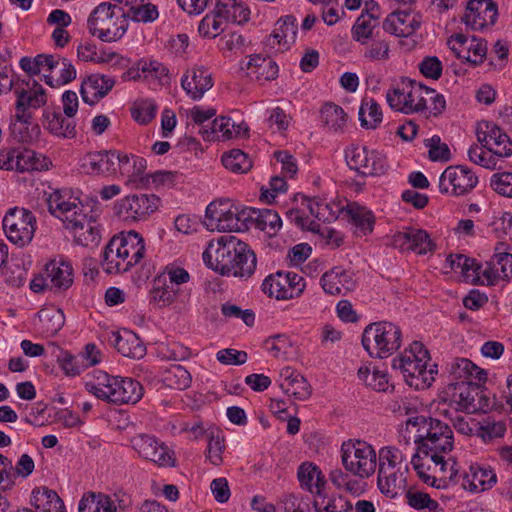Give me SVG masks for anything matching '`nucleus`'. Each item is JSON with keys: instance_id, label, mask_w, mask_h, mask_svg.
<instances>
[{"instance_id": "9b49d317", "label": "nucleus", "mask_w": 512, "mask_h": 512, "mask_svg": "<svg viewBox=\"0 0 512 512\" xmlns=\"http://www.w3.org/2000/svg\"><path fill=\"white\" fill-rule=\"evenodd\" d=\"M159 207L154 194H130L114 203V213L123 222L134 224L147 220Z\"/></svg>"}, {"instance_id": "c756f323", "label": "nucleus", "mask_w": 512, "mask_h": 512, "mask_svg": "<svg viewBox=\"0 0 512 512\" xmlns=\"http://www.w3.org/2000/svg\"><path fill=\"white\" fill-rule=\"evenodd\" d=\"M379 26V7L373 0L366 2L365 9L356 19L351 33L352 38L361 43L366 42L374 36L375 29Z\"/></svg>"}, {"instance_id": "5fc2aeb1", "label": "nucleus", "mask_w": 512, "mask_h": 512, "mask_svg": "<svg viewBox=\"0 0 512 512\" xmlns=\"http://www.w3.org/2000/svg\"><path fill=\"white\" fill-rule=\"evenodd\" d=\"M240 126L235 127L231 122V118L219 117L212 121L210 129L204 128L201 133L206 140H228L240 134Z\"/></svg>"}, {"instance_id": "338daca9", "label": "nucleus", "mask_w": 512, "mask_h": 512, "mask_svg": "<svg viewBox=\"0 0 512 512\" xmlns=\"http://www.w3.org/2000/svg\"><path fill=\"white\" fill-rule=\"evenodd\" d=\"M313 505L317 512H352L353 511L352 504L341 496L327 499L324 494L320 498H315Z\"/></svg>"}, {"instance_id": "72a5a7b5", "label": "nucleus", "mask_w": 512, "mask_h": 512, "mask_svg": "<svg viewBox=\"0 0 512 512\" xmlns=\"http://www.w3.org/2000/svg\"><path fill=\"white\" fill-rule=\"evenodd\" d=\"M73 283V268L64 259L52 260L45 267L44 285L57 291L68 289Z\"/></svg>"}, {"instance_id": "f8f14e48", "label": "nucleus", "mask_w": 512, "mask_h": 512, "mask_svg": "<svg viewBox=\"0 0 512 512\" xmlns=\"http://www.w3.org/2000/svg\"><path fill=\"white\" fill-rule=\"evenodd\" d=\"M454 446L453 431L450 426L436 418H430L427 432L419 456L422 459H439L440 455H449Z\"/></svg>"}, {"instance_id": "3c124183", "label": "nucleus", "mask_w": 512, "mask_h": 512, "mask_svg": "<svg viewBox=\"0 0 512 512\" xmlns=\"http://www.w3.org/2000/svg\"><path fill=\"white\" fill-rule=\"evenodd\" d=\"M77 56L84 62L108 64L117 58L118 54L106 49L102 45L98 46L94 42L83 41L77 47Z\"/></svg>"}, {"instance_id": "4468645a", "label": "nucleus", "mask_w": 512, "mask_h": 512, "mask_svg": "<svg viewBox=\"0 0 512 512\" xmlns=\"http://www.w3.org/2000/svg\"><path fill=\"white\" fill-rule=\"evenodd\" d=\"M478 177L465 165L448 166L439 177L441 194L461 197L469 194L478 185Z\"/></svg>"}, {"instance_id": "bf43d9fd", "label": "nucleus", "mask_w": 512, "mask_h": 512, "mask_svg": "<svg viewBox=\"0 0 512 512\" xmlns=\"http://www.w3.org/2000/svg\"><path fill=\"white\" fill-rule=\"evenodd\" d=\"M16 171H42L49 167L50 161L42 154L30 149L18 150Z\"/></svg>"}, {"instance_id": "aec40b11", "label": "nucleus", "mask_w": 512, "mask_h": 512, "mask_svg": "<svg viewBox=\"0 0 512 512\" xmlns=\"http://www.w3.org/2000/svg\"><path fill=\"white\" fill-rule=\"evenodd\" d=\"M497 15V6L492 0H470L463 22L472 30L483 31L495 24Z\"/></svg>"}, {"instance_id": "f3484780", "label": "nucleus", "mask_w": 512, "mask_h": 512, "mask_svg": "<svg viewBox=\"0 0 512 512\" xmlns=\"http://www.w3.org/2000/svg\"><path fill=\"white\" fill-rule=\"evenodd\" d=\"M131 445L140 457L155 463L159 467H173L175 465L174 452L154 436L136 435L131 439Z\"/></svg>"}, {"instance_id": "4c0bfd02", "label": "nucleus", "mask_w": 512, "mask_h": 512, "mask_svg": "<svg viewBox=\"0 0 512 512\" xmlns=\"http://www.w3.org/2000/svg\"><path fill=\"white\" fill-rule=\"evenodd\" d=\"M408 467H398L391 471L390 468L378 471V487L384 495L393 499L400 495L406 488V473Z\"/></svg>"}, {"instance_id": "393cba45", "label": "nucleus", "mask_w": 512, "mask_h": 512, "mask_svg": "<svg viewBox=\"0 0 512 512\" xmlns=\"http://www.w3.org/2000/svg\"><path fill=\"white\" fill-rule=\"evenodd\" d=\"M241 70L249 79L259 83L276 79L279 72L278 65L273 59L260 54L250 55L243 60Z\"/></svg>"}, {"instance_id": "864d4df0", "label": "nucleus", "mask_w": 512, "mask_h": 512, "mask_svg": "<svg viewBox=\"0 0 512 512\" xmlns=\"http://www.w3.org/2000/svg\"><path fill=\"white\" fill-rule=\"evenodd\" d=\"M179 292L180 288H172L165 277L157 276L150 291V302L160 308L170 306L175 302Z\"/></svg>"}, {"instance_id": "cd10ccee", "label": "nucleus", "mask_w": 512, "mask_h": 512, "mask_svg": "<svg viewBox=\"0 0 512 512\" xmlns=\"http://www.w3.org/2000/svg\"><path fill=\"white\" fill-rule=\"evenodd\" d=\"M320 285L326 294L345 295L355 289L356 281L350 270L336 266L322 275Z\"/></svg>"}, {"instance_id": "ddd939ff", "label": "nucleus", "mask_w": 512, "mask_h": 512, "mask_svg": "<svg viewBox=\"0 0 512 512\" xmlns=\"http://www.w3.org/2000/svg\"><path fill=\"white\" fill-rule=\"evenodd\" d=\"M2 224L7 238L19 247L29 244L36 230L35 216L24 208L9 209Z\"/></svg>"}, {"instance_id": "9d476101", "label": "nucleus", "mask_w": 512, "mask_h": 512, "mask_svg": "<svg viewBox=\"0 0 512 512\" xmlns=\"http://www.w3.org/2000/svg\"><path fill=\"white\" fill-rule=\"evenodd\" d=\"M341 463L352 475L366 479L377 468V453L372 445L362 440H348L340 448Z\"/></svg>"}, {"instance_id": "79ce46f5", "label": "nucleus", "mask_w": 512, "mask_h": 512, "mask_svg": "<svg viewBox=\"0 0 512 512\" xmlns=\"http://www.w3.org/2000/svg\"><path fill=\"white\" fill-rule=\"evenodd\" d=\"M302 206L309 211L318 221L332 222L340 214L343 215L344 205L341 202H327L317 198L301 197Z\"/></svg>"}, {"instance_id": "6ab92c4d", "label": "nucleus", "mask_w": 512, "mask_h": 512, "mask_svg": "<svg viewBox=\"0 0 512 512\" xmlns=\"http://www.w3.org/2000/svg\"><path fill=\"white\" fill-rule=\"evenodd\" d=\"M46 203L49 212L59 218L65 227L78 218V214L83 213L82 202L70 190L53 191L47 196Z\"/></svg>"}, {"instance_id": "a211bd4d", "label": "nucleus", "mask_w": 512, "mask_h": 512, "mask_svg": "<svg viewBox=\"0 0 512 512\" xmlns=\"http://www.w3.org/2000/svg\"><path fill=\"white\" fill-rule=\"evenodd\" d=\"M476 135L484 148L499 158L512 155V141L496 124L490 121H480L477 124Z\"/></svg>"}, {"instance_id": "de8ad7c7", "label": "nucleus", "mask_w": 512, "mask_h": 512, "mask_svg": "<svg viewBox=\"0 0 512 512\" xmlns=\"http://www.w3.org/2000/svg\"><path fill=\"white\" fill-rule=\"evenodd\" d=\"M249 222L255 228L265 232L269 237L275 236L282 227V220L279 214L272 209H250Z\"/></svg>"}, {"instance_id": "f257e3e1", "label": "nucleus", "mask_w": 512, "mask_h": 512, "mask_svg": "<svg viewBox=\"0 0 512 512\" xmlns=\"http://www.w3.org/2000/svg\"><path fill=\"white\" fill-rule=\"evenodd\" d=\"M204 262L225 276L249 278L256 269V256L248 245L234 237L210 244L203 252Z\"/></svg>"}, {"instance_id": "6e6d98bb", "label": "nucleus", "mask_w": 512, "mask_h": 512, "mask_svg": "<svg viewBox=\"0 0 512 512\" xmlns=\"http://www.w3.org/2000/svg\"><path fill=\"white\" fill-rule=\"evenodd\" d=\"M322 123L329 131H343L348 121V115L342 107L334 103H325L320 111Z\"/></svg>"}, {"instance_id": "052dcab7", "label": "nucleus", "mask_w": 512, "mask_h": 512, "mask_svg": "<svg viewBox=\"0 0 512 512\" xmlns=\"http://www.w3.org/2000/svg\"><path fill=\"white\" fill-rule=\"evenodd\" d=\"M380 105L372 98L365 99L359 108V120L361 126L367 129H375L382 122Z\"/></svg>"}, {"instance_id": "0eeeda50", "label": "nucleus", "mask_w": 512, "mask_h": 512, "mask_svg": "<svg viewBox=\"0 0 512 512\" xmlns=\"http://www.w3.org/2000/svg\"><path fill=\"white\" fill-rule=\"evenodd\" d=\"M439 398L444 405L468 414L486 412L492 407L490 398L485 392L469 381H457L448 384Z\"/></svg>"}, {"instance_id": "473e14b6", "label": "nucleus", "mask_w": 512, "mask_h": 512, "mask_svg": "<svg viewBox=\"0 0 512 512\" xmlns=\"http://www.w3.org/2000/svg\"><path fill=\"white\" fill-rule=\"evenodd\" d=\"M279 386L287 396L299 401L307 400L312 392L304 376L291 367L281 369Z\"/></svg>"}, {"instance_id": "a878e982", "label": "nucleus", "mask_w": 512, "mask_h": 512, "mask_svg": "<svg viewBox=\"0 0 512 512\" xmlns=\"http://www.w3.org/2000/svg\"><path fill=\"white\" fill-rule=\"evenodd\" d=\"M118 151H96L87 153L80 160L82 171L89 175H115Z\"/></svg>"}, {"instance_id": "39448f33", "label": "nucleus", "mask_w": 512, "mask_h": 512, "mask_svg": "<svg viewBox=\"0 0 512 512\" xmlns=\"http://www.w3.org/2000/svg\"><path fill=\"white\" fill-rule=\"evenodd\" d=\"M88 32L102 42L120 40L128 29V20L123 7L110 2L97 5L87 19Z\"/></svg>"}, {"instance_id": "412c9836", "label": "nucleus", "mask_w": 512, "mask_h": 512, "mask_svg": "<svg viewBox=\"0 0 512 512\" xmlns=\"http://www.w3.org/2000/svg\"><path fill=\"white\" fill-rule=\"evenodd\" d=\"M422 23L419 12L405 8L390 13L383 21V30L396 37H409L413 35Z\"/></svg>"}, {"instance_id": "7ed1b4c3", "label": "nucleus", "mask_w": 512, "mask_h": 512, "mask_svg": "<svg viewBox=\"0 0 512 512\" xmlns=\"http://www.w3.org/2000/svg\"><path fill=\"white\" fill-rule=\"evenodd\" d=\"M392 366L401 372L406 384L416 390L429 388L438 373L437 365L431 362L429 351L418 341H414L394 358Z\"/></svg>"}, {"instance_id": "680f3d73", "label": "nucleus", "mask_w": 512, "mask_h": 512, "mask_svg": "<svg viewBox=\"0 0 512 512\" xmlns=\"http://www.w3.org/2000/svg\"><path fill=\"white\" fill-rule=\"evenodd\" d=\"M162 381L169 388L184 390L190 386L192 378L183 366L172 365L163 373Z\"/></svg>"}, {"instance_id": "69168bd1", "label": "nucleus", "mask_w": 512, "mask_h": 512, "mask_svg": "<svg viewBox=\"0 0 512 512\" xmlns=\"http://www.w3.org/2000/svg\"><path fill=\"white\" fill-rule=\"evenodd\" d=\"M39 318L43 324V330L46 334L53 336L65 323V316L62 310L56 308L43 309L39 312Z\"/></svg>"}, {"instance_id": "5701e85b", "label": "nucleus", "mask_w": 512, "mask_h": 512, "mask_svg": "<svg viewBox=\"0 0 512 512\" xmlns=\"http://www.w3.org/2000/svg\"><path fill=\"white\" fill-rule=\"evenodd\" d=\"M15 110L28 112L33 116V111L44 106L47 102L45 89L35 80L22 82L15 87Z\"/></svg>"}, {"instance_id": "1a4fd4ad", "label": "nucleus", "mask_w": 512, "mask_h": 512, "mask_svg": "<svg viewBox=\"0 0 512 512\" xmlns=\"http://www.w3.org/2000/svg\"><path fill=\"white\" fill-rule=\"evenodd\" d=\"M249 208L229 201L211 202L205 211V225L219 232H241L249 228Z\"/></svg>"}, {"instance_id": "2f4dec72", "label": "nucleus", "mask_w": 512, "mask_h": 512, "mask_svg": "<svg viewBox=\"0 0 512 512\" xmlns=\"http://www.w3.org/2000/svg\"><path fill=\"white\" fill-rule=\"evenodd\" d=\"M115 175L125 178L126 185L139 186L144 180L147 162L144 158L118 151Z\"/></svg>"}, {"instance_id": "7c9ffc66", "label": "nucleus", "mask_w": 512, "mask_h": 512, "mask_svg": "<svg viewBox=\"0 0 512 512\" xmlns=\"http://www.w3.org/2000/svg\"><path fill=\"white\" fill-rule=\"evenodd\" d=\"M168 75V69L158 60L141 58L123 74L126 81H161Z\"/></svg>"}, {"instance_id": "f03ea898", "label": "nucleus", "mask_w": 512, "mask_h": 512, "mask_svg": "<svg viewBox=\"0 0 512 512\" xmlns=\"http://www.w3.org/2000/svg\"><path fill=\"white\" fill-rule=\"evenodd\" d=\"M386 100L393 110L404 114L427 110L437 115L446 104L443 95L436 90L409 78H401L395 83L386 92Z\"/></svg>"}, {"instance_id": "20e7f679", "label": "nucleus", "mask_w": 512, "mask_h": 512, "mask_svg": "<svg viewBox=\"0 0 512 512\" xmlns=\"http://www.w3.org/2000/svg\"><path fill=\"white\" fill-rule=\"evenodd\" d=\"M87 391L98 399L113 404H135L143 396V387L130 377L112 376L98 370L86 381Z\"/></svg>"}, {"instance_id": "774afa93", "label": "nucleus", "mask_w": 512, "mask_h": 512, "mask_svg": "<svg viewBox=\"0 0 512 512\" xmlns=\"http://www.w3.org/2000/svg\"><path fill=\"white\" fill-rule=\"evenodd\" d=\"M225 29V21L215 13L207 14L199 23L198 32L201 36L206 38H216Z\"/></svg>"}, {"instance_id": "8fccbe9b", "label": "nucleus", "mask_w": 512, "mask_h": 512, "mask_svg": "<svg viewBox=\"0 0 512 512\" xmlns=\"http://www.w3.org/2000/svg\"><path fill=\"white\" fill-rule=\"evenodd\" d=\"M102 267L108 274L126 272L130 269L124 259L121 247L118 245V240L115 239V237H113L105 247Z\"/></svg>"}, {"instance_id": "ea45409f", "label": "nucleus", "mask_w": 512, "mask_h": 512, "mask_svg": "<svg viewBox=\"0 0 512 512\" xmlns=\"http://www.w3.org/2000/svg\"><path fill=\"white\" fill-rule=\"evenodd\" d=\"M43 117V126L52 135L65 139H72L76 136V122L73 117L55 111H46Z\"/></svg>"}, {"instance_id": "4be33fe9", "label": "nucleus", "mask_w": 512, "mask_h": 512, "mask_svg": "<svg viewBox=\"0 0 512 512\" xmlns=\"http://www.w3.org/2000/svg\"><path fill=\"white\" fill-rule=\"evenodd\" d=\"M296 37V19L293 16H286L276 22L273 32L266 37L264 46L269 52L282 53L295 43Z\"/></svg>"}, {"instance_id": "e2e57ef3", "label": "nucleus", "mask_w": 512, "mask_h": 512, "mask_svg": "<svg viewBox=\"0 0 512 512\" xmlns=\"http://www.w3.org/2000/svg\"><path fill=\"white\" fill-rule=\"evenodd\" d=\"M222 163L226 169L234 173H246L252 167L249 156L239 149H232L222 156Z\"/></svg>"}, {"instance_id": "c9c22d12", "label": "nucleus", "mask_w": 512, "mask_h": 512, "mask_svg": "<svg viewBox=\"0 0 512 512\" xmlns=\"http://www.w3.org/2000/svg\"><path fill=\"white\" fill-rule=\"evenodd\" d=\"M297 477L302 489L320 498L325 494L326 478L321 469L312 462H303L297 470Z\"/></svg>"}, {"instance_id": "bb28decb", "label": "nucleus", "mask_w": 512, "mask_h": 512, "mask_svg": "<svg viewBox=\"0 0 512 512\" xmlns=\"http://www.w3.org/2000/svg\"><path fill=\"white\" fill-rule=\"evenodd\" d=\"M393 244L401 250L413 251L419 255L434 250L429 234L422 229L407 228L393 236Z\"/></svg>"}, {"instance_id": "58836bf2", "label": "nucleus", "mask_w": 512, "mask_h": 512, "mask_svg": "<svg viewBox=\"0 0 512 512\" xmlns=\"http://www.w3.org/2000/svg\"><path fill=\"white\" fill-rule=\"evenodd\" d=\"M452 379L469 381L471 384L485 382L487 373L467 358H455L448 364Z\"/></svg>"}, {"instance_id": "c85d7f7f", "label": "nucleus", "mask_w": 512, "mask_h": 512, "mask_svg": "<svg viewBox=\"0 0 512 512\" xmlns=\"http://www.w3.org/2000/svg\"><path fill=\"white\" fill-rule=\"evenodd\" d=\"M181 86L191 99L199 100L212 88V74L203 66H194L182 76Z\"/></svg>"}, {"instance_id": "49530a36", "label": "nucleus", "mask_w": 512, "mask_h": 512, "mask_svg": "<svg viewBox=\"0 0 512 512\" xmlns=\"http://www.w3.org/2000/svg\"><path fill=\"white\" fill-rule=\"evenodd\" d=\"M9 128L14 138L23 143L30 142L39 130L38 125L33 122L32 115L16 110L11 118Z\"/></svg>"}, {"instance_id": "c03bdc74", "label": "nucleus", "mask_w": 512, "mask_h": 512, "mask_svg": "<svg viewBox=\"0 0 512 512\" xmlns=\"http://www.w3.org/2000/svg\"><path fill=\"white\" fill-rule=\"evenodd\" d=\"M343 215L355 226L358 234L367 235L372 232L374 216L367 208L356 202L347 203L344 205Z\"/></svg>"}, {"instance_id": "423d86ee", "label": "nucleus", "mask_w": 512, "mask_h": 512, "mask_svg": "<svg viewBox=\"0 0 512 512\" xmlns=\"http://www.w3.org/2000/svg\"><path fill=\"white\" fill-rule=\"evenodd\" d=\"M411 464L419 478L428 486L447 489L460 482L461 473L457 462L449 455H440L439 459H422L414 454Z\"/></svg>"}, {"instance_id": "09e8293b", "label": "nucleus", "mask_w": 512, "mask_h": 512, "mask_svg": "<svg viewBox=\"0 0 512 512\" xmlns=\"http://www.w3.org/2000/svg\"><path fill=\"white\" fill-rule=\"evenodd\" d=\"M32 504L35 512H66L64 503L58 494L47 487L33 490Z\"/></svg>"}, {"instance_id": "13d9d810", "label": "nucleus", "mask_w": 512, "mask_h": 512, "mask_svg": "<svg viewBox=\"0 0 512 512\" xmlns=\"http://www.w3.org/2000/svg\"><path fill=\"white\" fill-rule=\"evenodd\" d=\"M358 377L366 386L378 392H386L391 386L387 371L383 369L363 365L358 369Z\"/></svg>"}, {"instance_id": "0e129e2a", "label": "nucleus", "mask_w": 512, "mask_h": 512, "mask_svg": "<svg viewBox=\"0 0 512 512\" xmlns=\"http://www.w3.org/2000/svg\"><path fill=\"white\" fill-rule=\"evenodd\" d=\"M362 56L372 62H384L390 58V44L385 39H377L363 44Z\"/></svg>"}, {"instance_id": "e433bc0d", "label": "nucleus", "mask_w": 512, "mask_h": 512, "mask_svg": "<svg viewBox=\"0 0 512 512\" xmlns=\"http://www.w3.org/2000/svg\"><path fill=\"white\" fill-rule=\"evenodd\" d=\"M115 81L108 76L92 74L81 85V96L85 103L93 105L105 97L113 88Z\"/></svg>"}, {"instance_id": "37998d69", "label": "nucleus", "mask_w": 512, "mask_h": 512, "mask_svg": "<svg viewBox=\"0 0 512 512\" xmlns=\"http://www.w3.org/2000/svg\"><path fill=\"white\" fill-rule=\"evenodd\" d=\"M66 228L73 232L76 241L82 246H94L100 240L96 222L88 218L84 212L78 214V218Z\"/></svg>"}, {"instance_id": "a18cd8bd", "label": "nucleus", "mask_w": 512, "mask_h": 512, "mask_svg": "<svg viewBox=\"0 0 512 512\" xmlns=\"http://www.w3.org/2000/svg\"><path fill=\"white\" fill-rule=\"evenodd\" d=\"M215 13L226 22L242 24L248 21L250 11L242 0H216Z\"/></svg>"}, {"instance_id": "603ef678", "label": "nucleus", "mask_w": 512, "mask_h": 512, "mask_svg": "<svg viewBox=\"0 0 512 512\" xmlns=\"http://www.w3.org/2000/svg\"><path fill=\"white\" fill-rule=\"evenodd\" d=\"M450 268L460 273L466 282L478 283L480 279V263L475 259L469 258L462 254L450 255L447 258Z\"/></svg>"}, {"instance_id": "f704fd0d", "label": "nucleus", "mask_w": 512, "mask_h": 512, "mask_svg": "<svg viewBox=\"0 0 512 512\" xmlns=\"http://www.w3.org/2000/svg\"><path fill=\"white\" fill-rule=\"evenodd\" d=\"M108 342L125 357L141 359L146 354V347L140 338L129 330L111 331Z\"/></svg>"}, {"instance_id": "a19ab883", "label": "nucleus", "mask_w": 512, "mask_h": 512, "mask_svg": "<svg viewBox=\"0 0 512 512\" xmlns=\"http://www.w3.org/2000/svg\"><path fill=\"white\" fill-rule=\"evenodd\" d=\"M114 237L118 240V245L121 247L124 259L130 268L143 259L145 253L144 239L138 232L131 230Z\"/></svg>"}, {"instance_id": "dca6fc26", "label": "nucleus", "mask_w": 512, "mask_h": 512, "mask_svg": "<svg viewBox=\"0 0 512 512\" xmlns=\"http://www.w3.org/2000/svg\"><path fill=\"white\" fill-rule=\"evenodd\" d=\"M306 286L305 279L295 272H277L267 276L262 283V291L269 297L288 300L299 297Z\"/></svg>"}, {"instance_id": "6e6552de", "label": "nucleus", "mask_w": 512, "mask_h": 512, "mask_svg": "<svg viewBox=\"0 0 512 512\" xmlns=\"http://www.w3.org/2000/svg\"><path fill=\"white\" fill-rule=\"evenodd\" d=\"M402 343V331L394 323L380 321L365 327L362 345L372 357L384 359L396 352Z\"/></svg>"}, {"instance_id": "2eb2a0df", "label": "nucleus", "mask_w": 512, "mask_h": 512, "mask_svg": "<svg viewBox=\"0 0 512 512\" xmlns=\"http://www.w3.org/2000/svg\"><path fill=\"white\" fill-rule=\"evenodd\" d=\"M345 158L350 169L362 176H377L387 170L385 156L366 146L350 145L345 150Z\"/></svg>"}, {"instance_id": "b1692460", "label": "nucleus", "mask_w": 512, "mask_h": 512, "mask_svg": "<svg viewBox=\"0 0 512 512\" xmlns=\"http://www.w3.org/2000/svg\"><path fill=\"white\" fill-rule=\"evenodd\" d=\"M497 482L495 472L480 464H471L469 469L461 473L460 485L471 493H480L491 489Z\"/></svg>"}, {"instance_id": "4d7b16f0", "label": "nucleus", "mask_w": 512, "mask_h": 512, "mask_svg": "<svg viewBox=\"0 0 512 512\" xmlns=\"http://www.w3.org/2000/svg\"><path fill=\"white\" fill-rule=\"evenodd\" d=\"M79 512H117L112 498L102 493H87L81 498Z\"/></svg>"}]
</instances>
